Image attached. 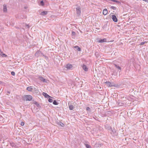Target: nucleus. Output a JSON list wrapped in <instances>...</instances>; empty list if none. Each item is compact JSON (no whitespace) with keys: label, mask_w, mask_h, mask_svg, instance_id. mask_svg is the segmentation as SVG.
<instances>
[{"label":"nucleus","mask_w":148,"mask_h":148,"mask_svg":"<svg viewBox=\"0 0 148 148\" xmlns=\"http://www.w3.org/2000/svg\"><path fill=\"white\" fill-rule=\"evenodd\" d=\"M53 104L55 105H58V103L56 100H54L53 102Z\"/></svg>","instance_id":"nucleus-24"},{"label":"nucleus","mask_w":148,"mask_h":148,"mask_svg":"<svg viewBox=\"0 0 148 148\" xmlns=\"http://www.w3.org/2000/svg\"><path fill=\"white\" fill-rule=\"evenodd\" d=\"M3 53L1 52V53H0V55L1 56L2 55V54Z\"/></svg>","instance_id":"nucleus-39"},{"label":"nucleus","mask_w":148,"mask_h":148,"mask_svg":"<svg viewBox=\"0 0 148 148\" xmlns=\"http://www.w3.org/2000/svg\"><path fill=\"white\" fill-rule=\"evenodd\" d=\"M21 126H23L24 125V123L23 122H21Z\"/></svg>","instance_id":"nucleus-33"},{"label":"nucleus","mask_w":148,"mask_h":148,"mask_svg":"<svg viewBox=\"0 0 148 148\" xmlns=\"http://www.w3.org/2000/svg\"><path fill=\"white\" fill-rule=\"evenodd\" d=\"M131 112H127V114L128 115V116H129L130 114L131 115L132 114L131 113ZM132 112V113L133 112Z\"/></svg>","instance_id":"nucleus-31"},{"label":"nucleus","mask_w":148,"mask_h":148,"mask_svg":"<svg viewBox=\"0 0 148 148\" xmlns=\"http://www.w3.org/2000/svg\"><path fill=\"white\" fill-rule=\"evenodd\" d=\"M113 1L115 2H116V3L118 2V1H116V0H114Z\"/></svg>","instance_id":"nucleus-38"},{"label":"nucleus","mask_w":148,"mask_h":148,"mask_svg":"<svg viewBox=\"0 0 148 148\" xmlns=\"http://www.w3.org/2000/svg\"><path fill=\"white\" fill-rule=\"evenodd\" d=\"M35 55L37 57H38L39 56H44V55L40 51H38L35 54Z\"/></svg>","instance_id":"nucleus-3"},{"label":"nucleus","mask_w":148,"mask_h":148,"mask_svg":"<svg viewBox=\"0 0 148 148\" xmlns=\"http://www.w3.org/2000/svg\"><path fill=\"white\" fill-rule=\"evenodd\" d=\"M11 74L12 75H13V76H14L15 75V73L13 71H12L11 72Z\"/></svg>","instance_id":"nucleus-29"},{"label":"nucleus","mask_w":148,"mask_h":148,"mask_svg":"<svg viewBox=\"0 0 148 148\" xmlns=\"http://www.w3.org/2000/svg\"><path fill=\"white\" fill-rule=\"evenodd\" d=\"M2 56L3 57H5L6 56V55L4 53H3V54H2V55L1 56Z\"/></svg>","instance_id":"nucleus-32"},{"label":"nucleus","mask_w":148,"mask_h":148,"mask_svg":"<svg viewBox=\"0 0 148 148\" xmlns=\"http://www.w3.org/2000/svg\"><path fill=\"white\" fill-rule=\"evenodd\" d=\"M3 11L4 12H6L7 11V8L6 5H3Z\"/></svg>","instance_id":"nucleus-16"},{"label":"nucleus","mask_w":148,"mask_h":148,"mask_svg":"<svg viewBox=\"0 0 148 148\" xmlns=\"http://www.w3.org/2000/svg\"><path fill=\"white\" fill-rule=\"evenodd\" d=\"M112 18L114 21L116 22L117 21V19L115 15H112Z\"/></svg>","instance_id":"nucleus-9"},{"label":"nucleus","mask_w":148,"mask_h":148,"mask_svg":"<svg viewBox=\"0 0 148 148\" xmlns=\"http://www.w3.org/2000/svg\"><path fill=\"white\" fill-rule=\"evenodd\" d=\"M40 4L42 6L44 5V3L43 1H40Z\"/></svg>","instance_id":"nucleus-26"},{"label":"nucleus","mask_w":148,"mask_h":148,"mask_svg":"<svg viewBox=\"0 0 148 148\" xmlns=\"http://www.w3.org/2000/svg\"><path fill=\"white\" fill-rule=\"evenodd\" d=\"M99 112L101 114V112Z\"/></svg>","instance_id":"nucleus-45"},{"label":"nucleus","mask_w":148,"mask_h":148,"mask_svg":"<svg viewBox=\"0 0 148 148\" xmlns=\"http://www.w3.org/2000/svg\"><path fill=\"white\" fill-rule=\"evenodd\" d=\"M34 103L37 106H38L39 105L37 102H36L35 101Z\"/></svg>","instance_id":"nucleus-35"},{"label":"nucleus","mask_w":148,"mask_h":148,"mask_svg":"<svg viewBox=\"0 0 148 148\" xmlns=\"http://www.w3.org/2000/svg\"><path fill=\"white\" fill-rule=\"evenodd\" d=\"M72 65L70 64H67L66 66V68L68 69H71L72 68Z\"/></svg>","instance_id":"nucleus-7"},{"label":"nucleus","mask_w":148,"mask_h":148,"mask_svg":"<svg viewBox=\"0 0 148 148\" xmlns=\"http://www.w3.org/2000/svg\"><path fill=\"white\" fill-rule=\"evenodd\" d=\"M40 79V80L43 82H47V80H46L45 78H44L42 77H39Z\"/></svg>","instance_id":"nucleus-17"},{"label":"nucleus","mask_w":148,"mask_h":148,"mask_svg":"<svg viewBox=\"0 0 148 148\" xmlns=\"http://www.w3.org/2000/svg\"><path fill=\"white\" fill-rule=\"evenodd\" d=\"M105 127L106 129L108 130L109 132L110 130H111L112 127L108 124H106L105 125Z\"/></svg>","instance_id":"nucleus-8"},{"label":"nucleus","mask_w":148,"mask_h":148,"mask_svg":"<svg viewBox=\"0 0 148 148\" xmlns=\"http://www.w3.org/2000/svg\"><path fill=\"white\" fill-rule=\"evenodd\" d=\"M97 40L100 43L105 42H107V40L106 38H103V39L98 38Z\"/></svg>","instance_id":"nucleus-5"},{"label":"nucleus","mask_w":148,"mask_h":148,"mask_svg":"<svg viewBox=\"0 0 148 148\" xmlns=\"http://www.w3.org/2000/svg\"><path fill=\"white\" fill-rule=\"evenodd\" d=\"M83 69L86 71H88V69L87 66L84 65L83 64V66H82Z\"/></svg>","instance_id":"nucleus-12"},{"label":"nucleus","mask_w":148,"mask_h":148,"mask_svg":"<svg viewBox=\"0 0 148 148\" xmlns=\"http://www.w3.org/2000/svg\"><path fill=\"white\" fill-rule=\"evenodd\" d=\"M2 118V117L1 116V117H0V119H1Z\"/></svg>","instance_id":"nucleus-42"},{"label":"nucleus","mask_w":148,"mask_h":148,"mask_svg":"<svg viewBox=\"0 0 148 148\" xmlns=\"http://www.w3.org/2000/svg\"><path fill=\"white\" fill-rule=\"evenodd\" d=\"M24 100L26 101H31L32 98V96L30 95H25L23 97Z\"/></svg>","instance_id":"nucleus-1"},{"label":"nucleus","mask_w":148,"mask_h":148,"mask_svg":"<svg viewBox=\"0 0 148 148\" xmlns=\"http://www.w3.org/2000/svg\"><path fill=\"white\" fill-rule=\"evenodd\" d=\"M86 110L88 111L90 110V108L89 107H87L86 109Z\"/></svg>","instance_id":"nucleus-34"},{"label":"nucleus","mask_w":148,"mask_h":148,"mask_svg":"<svg viewBox=\"0 0 148 148\" xmlns=\"http://www.w3.org/2000/svg\"><path fill=\"white\" fill-rule=\"evenodd\" d=\"M10 145L13 147V148H18V147L16 145L15 143L13 142L10 143Z\"/></svg>","instance_id":"nucleus-10"},{"label":"nucleus","mask_w":148,"mask_h":148,"mask_svg":"<svg viewBox=\"0 0 148 148\" xmlns=\"http://www.w3.org/2000/svg\"><path fill=\"white\" fill-rule=\"evenodd\" d=\"M26 26L27 27H29L28 25L26 24Z\"/></svg>","instance_id":"nucleus-40"},{"label":"nucleus","mask_w":148,"mask_h":148,"mask_svg":"<svg viewBox=\"0 0 148 148\" xmlns=\"http://www.w3.org/2000/svg\"><path fill=\"white\" fill-rule=\"evenodd\" d=\"M34 88V91L35 92H36V93H38V89H37V88Z\"/></svg>","instance_id":"nucleus-23"},{"label":"nucleus","mask_w":148,"mask_h":148,"mask_svg":"<svg viewBox=\"0 0 148 148\" xmlns=\"http://www.w3.org/2000/svg\"><path fill=\"white\" fill-rule=\"evenodd\" d=\"M118 104L119 106H123V103L121 102H119L118 103Z\"/></svg>","instance_id":"nucleus-25"},{"label":"nucleus","mask_w":148,"mask_h":148,"mask_svg":"<svg viewBox=\"0 0 148 148\" xmlns=\"http://www.w3.org/2000/svg\"><path fill=\"white\" fill-rule=\"evenodd\" d=\"M8 93H10V92L9 91H8Z\"/></svg>","instance_id":"nucleus-43"},{"label":"nucleus","mask_w":148,"mask_h":148,"mask_svg":"<svg viewBox=\"0 0 148 148\" xmlns=\"http://www.w3.org/2000/svg\"><path fill=\"white\" fill-rule=\"evenodd\" d=\"M47 12L46 11H44L42 12L41 14L42 15H46L47 14Z\"/></svg>","instance_id":"nucleus-21"},{"label":"nucleus","mask_w":148,"mask_h":148,"mask_svg":"<svg viewBox=\"0 0 148 148\" xmlns=\"http://www.w3.org/2000/svg\"><path fill=\"white\" fill-rule=\"evenodd\" d=\"M69 109L70 110H73V107H74L72 105H71V104H70L69 103Z\"/></svg>","instance_id":"nucleus-20"},{"label":"nucleus","mask_w":148,"mask_h":148,"mask_svg":"<svg viewBox=\"0 0 148 148\" xmlns=\"http://www.w3.org/2000/svg\"><path fill=\"white\" fill-rule=\"evenodd\" d=\"M114 65L115 67H116V68L119 71V70H120V71L119 72H120L121 70V67L116 64H114Z\"/></svg>","instance_id":"nucleus-19"},{"label":"nucleus","mask_w":148,"mask_h":148,"mask_svg":"<svg viewBox=\"0 0 148 148\" xmlns=\"http://www.w3.org/2000/svg\"><path fill=\"white\" fill-rule=\"evenodd\" d=\"M146 42H142L140 44V45H144Z\"/></svg>","instance_id":"nucleus-28"},{"label":"nucleus","mask_w":148,"mask_h":148,"mask_svg":"<svg viewBox=\"0 0 148 148\" xmlns=\"http://www.w3.org/2000/svg\"><path fill=\"white\" fill-rule=\"evenodd\" d=\"M113 1L115 2H116V3L118 2V1H116V0H114Z\"/></svg>","instance_id":"nucleus-37"},{"label":"nucleus","mask_w":148,"mask_h":148,"mask_svg":"<svg viewBox=\"0 0 148 148\" xmlns=\"http://www.w3.org/2000/svg\"><path fill=\"white\" fill-rule=\"evenodd\" d=\"M72 34L73 35H74L75 34V33L74 32H72Z\"/></svg>","instance_id":"nucleus-36"},{"label":"nucleus","mask_w":148,"mask_h":148,"mask_svg":"<svg viewBox=\"0 0 148 148\" xmlns=\"http://www.w3.org/2000/svg\"><path fill=\"white\" fill-rule=\"evenodd\" d=\"M107 86L108 87H111V86H115L116 87V86L115 84H114L113 83H111L109 81L106 82Z\"/></svg>","instance_id":"nucleus-2"},{"label":"nucleus","mask_w":148,"mask_h":148,"mask_svg":"<svg viewBox=\"0 0 148 148\" xmlns=\"http://www.w3.org/2000/svg\"><path fill=\"white\" fill-rule=\"evenodd\" d=\"M109 132L112 135L114 136L117 135L116 130L114 129L112 130V128Z\"/></svg>","instance_id":"nucleus-4"},{"label":"nucleus","mask_w":148,"mask_h":148,"mask_svg":"<svg viewBox=\"0 0 148 148\" xmlns=\"http://www.w3.org/2000/svg\"><path fill=\"white\" fill-rule=\"evenodd\" d=\"M33 89L32 87L31 86L27 87V90L29 91H32Z\"/></svg>","instance_id":"nucleus-18"},{"label":"nucleus","mask_w":148,"mask_h":148,"mask_svg":"<svg viewBox=\"0 0 148 148\" xmlns=\"http://www.w3.org/2000/svg\"><path fill=\"white\" fill-rule=\"evenodd\" d=\"M108 13V10L107 9H105L103 10V14L105 15L107 14Z\"/></svg>","instance_id":"nucleus-15"},{"label":"nucleus","mask_w":148,"mask_h":148,"mask_svg":"<svg viewBox=\"0 0 148 148\" xmlns=\"http://www.w3.org/2000/svg\"><path fill=\"white\" fill-rule=\"evenodd\" d=\"M48 101H49V102H52L53 101V100L52 99H49Z\"/></svg>","instance_id":"nucleus-30"},{"label":"nucleus","mask_w":148,"mask_h":148,"mask_svg":"<svg viewBox=\"0 0 148 148\" xmlns=\"http://www.w3.org/2000/svg\"><path fill=\"white\" fill-rule=\"evenodd\" d=\"M103 116H106V114H103Z\"/></svg>","instance_id":"nucleus-41"},{"label":"nucleus","mask_w":148,"mask_h":148,"mask_svg":"<svg viewBox=\"0 0 148 148\" xmlns=\"http://www.w3.org/2000/svg\"><path fill=\"white\" fill-rule=\"evenodd\" d=\"M73 48L76 49V51H81V49L78 46H75L73 47Z\"/></svg>","instance_id":"nucleus-14"},{"label":"nucleus","mask_w":148,"mask_h":148,"mask_svg":"<svg viewBox=\"0 0 148 148\" xmlns=\"http://www.w3.org/2000/svg\"><path fill=\"white\" fill-rule=\"evenodd\" d=\"M42 95L45 97V98H49V97H51L49 95L45 92H43Z\"/></svg>","instance_id":"nucleus-13"},{"label":"nucleus","mask_w":148,"mask_h":148,"mask_svg":"<svg viewBox=\"0 0 148 148\" xmlns=\"http://www.w3.org/2000/svg\"><path fill=\"white\" fill-rule=\"evenodd\" d=\"M2 83V82L0 81V84H1Z\"/></svg>","instance_id":"nucleus-44"},{"label":"nucleus","mask_w":148,"mask_h":148,"mask_svg":"<svg viewBox=\"0 0 148 148\" xmlns=\"http://www.w3.org/2000/svg\"><path fill=\"white\" fill-rule=\"evenodd\" d=\"M57 124L61 126L62 127H64V124L62 123L60 121H57Z\"/></svg>","instance_id":"nucleus-11"},{"label":"nucleus","mask_w":148,"mask_h":148,"mask_svg":"<svg viewBox=\"0 0 148 148\" xmlns=\"http://www.w3.org/2000/svg\"><path fill=\"white\" fill-rule=\"evenodd\" d=\"M111 8L112 9H113V10H116V8L114 6H111Z\"/></svg>","instance_id":"nucleus-27"},{"label":"nucleus","mask_w":148,"mask_h":148,"mask_svg":"<svg viewBox=\"0 0 148 148\" xmlns=\"http://www.w3.org/2000/svg\"><path fill=\"white\" fill-rule=\"evenodd\" d=\"M84 144L86 148H92L91 146L89 145L86 143H84Z\"/></svg>","instance_id":"nucleus-22"},{"label":"nucleus","mask_w":148,"mask_h":148,"mask_svg":"<svg viewBox=\"0 0 148 148\" xmlns=\"http://www.w3.org/2000/svg\"><path fill=\"white\" fill-rule=\"evenodd\" d=\"M77 13L78 15H80L81 13V8L80 7H77L76 8Z\"/></svg>","instance_id":"nucleus-6"}]
</instances>
